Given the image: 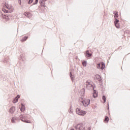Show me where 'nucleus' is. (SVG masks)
I'll list each match as a JSON object with an SVG mask.
<instances>
[{
    "label": "nucleus",
    "instance_id": "dca6fc26",
    "mask_svg": "<svg viewBox=\"0 0 130 130\" xmlns=\"http://www.w3.org/2000/svg\"><path fill=\"white\" fill-rule=\"evenodd\" d=\"M4 63H8V62H10V60H9V57H6L4 60Z\"/></svg>",
    "mask_w": 130,
    "mask_h": 130
},
{
    "label": "nucleus",
    "instance_id": "9d476101",
    "mask_svg": "<svg viewBox=\"0 0 130 130\" xmlns=\"http://www.w3.org/2000/svg\"><path fill=\"white\" fill-rule=\"evenodd\" d=\"M25 110H26V107H25V105H24L23 104H21L20 111H21V112H24V111H25Z\"/></svg>",
    "mask_w": 130,
    "mask_h": 130
},
{
    "label": "nucleus",
    "instance_id": "7c9ffc66",
    "mask_svg": "<svg viewBox=\"0 0 130 130\" xmlns=\"http://www.w3.org/2000/svg\"><path fill=\"white\" fill-rule=\"evenodd\" d=\"M15 98L16 99H19V98H20V95L19 94H18Z\"/></svg>",
    "mask_w": 130,
    "mask_h": 130
},
{
    "label": "nucleus",
    "instance_id": "20e7f679",
    "mask_svg": "<svg viewBox=\"0 0 130 130\" xmlns=\"http://www.w3.org/2000/svg\"><path fill=\"white\" fill-rule=\"evenodd\" d=\"M82 101H81L82 103L83 104V106L85 107H87L88 105H90V102L91 101L90 99H82Z\"/></svg>",
    "mask_w": 130,
    "mask_h": 130
},
{
    "label": "nucleus",
    "instance_id": "7ed1b4c3",
    "mask_svg": "<svg viewBox=\"0 0 130 130\" xmlns=\"http://www.w3.org/2000/svg\"><path fill=\"white\" fill-rule=\"evenodd\" d=\"M75 127L77 130H86L83 123L77 124L76 126H75Z\"/></svg>",
    "mask_w": 130,
    "mask_h": 130
},
{
    "label": "nucleus",
    "instance_id": "0eeeda50",
    "mask_svg": "<svg viewBox=\"0 0 130 130\" xmlns=\"http://www.w3.org/2000/svg\"><path fill=\"white\" fill-rule=\"evenodd\" d=\"M95 88H96V86H93V98H96L97 96L98 95V91L95 89Z\"/></svg>",
    "mask_w": 130,
    "mask_h": 130
},
{
    "label": "nucleus",
    "instance_id": "a878e982",
    "mask_svg": "<svg viewBox=\"0 0 130 130\" xmlns=\"http://www.w3.org/2000/svg\"><path fill=\"white\" fill-rule=\"evenodd\" d=\"M32 2H33V0H28V5L32 4Z\"/></svg>",
    "mask_w": 130,
    "mask_h": 130
},
{
    "label": "nucleus",
    "instance_id": "c9c22d12",
    "mask_svg": "<svg viewBox=\"0 0 130 130\" xmlns=\"http://www.w3.org/2000/svg\"><path fill=\"white\" fill-rule=\"evenodd\" d=\"M7 8L8 9H9V8H8V7H7Z\"/></svg>",
    "mask_w": 130,
    "mask_h": 130
},
{
    "label": "nucleus",
    "instance_id": "aec40b11",
    "mask_svg": "<svg viewBox=\"0 0 130 130\" xmlns=\"http://www.w3.org/2000/svg\"><path fill=\"white\" fill-rule=\"evenodd\" d=\"M104 121L106 122H108V121H109V117H108L107 116H106Z\"/></svg>",
    "mask_w": 130,
    "mask_h": 130
},
{
    "label": "nucleus",
    "instance_id": "f8f14e48",
    "mask_svg": "<svg viewBox=\"0 0 130 130\" xmlns=\"http://www.w3.org/2000/svg\"><path fill=\"white\" fill-rule=\"evenodd\" d=\"M95 78L99 81V82H101V81H102L101 76H100V75H99V74L95 75Z\"/></svg>",
    "mask_w": 130,
    "mask_h": 130
},
{
    "label": "nucleus",
    "instance_id": "6ab92c4d",
    "mask_svg": "<svg viewBox=\"0 0 130 130\" xmlns=\"http://www.w3.org/2000/svg\"><path fill=\"white\" fill-rule=\"evenodd\" d=\"M28 39V37L25 36L24 37L22 38L21 41L24 42V41H26Z\"/></svg>",
    "mask_w": 130,
    "mask_h": 130
},
{
    "label": "nucleus",
    "instance_id": "f03ea898",
    "mask_svg": "<svg viewBox=\"0 0 130 130\" xmlns=\"http://www.w3.org/2000/svg\"><path fill=\"white\" fill-rule=\"evenodd\" d=\"M20 119L21 120V121H23V122H25L26 123H30L31 122L27 120V119H29V115L26 114L23 116V115H20L19 116Z\"/></svg>",
    "mask_w": 130,
    "mask_h": 130
},
{
    "label": "nucleus",
    "instance_id": "2f4dec72",
    "mask_svg": "<svg viewBox=\"0 0 130 130\" xmlns=\"http://www.w3.org/2000/svg\"><path fill=\"white\" fill-rule=\"evenodd\" d=\"M108 110H109V104L108 103Z\"/></svg>",
    "mask_w": 130,
    "mask_h": 130
},
{
    "label": "nucleus",
    "instance_id": "9b49d317",
    "mask_svg": "<svg viewBox=\"0 0 130 130\" xmlns=\"http://www.w3.org/2000/svg\"><path fill=\"white\" fill-rule=\"evenodd\" d=\"M15 120H19V117H13L11 119V121L12 123H16Z\"/></svg>",
    "mask_w": 130,
    "mask_h": 130
},
{
    "label": "nucleus",
    "instance_id": "2eb2a0df",
    "mask_svg": "<svg viewBox=\"0 0 130 130\" xmlns=\"http://www.w3.org/2000/svg\"><path fill=\"white\" fill-rule=\"evenodd\" d=\"M70 76L72 82H74V79H75V76L72 74V72L70 73Z\"/></svg>",
    "mask_w": 130,
    "mask_h": 130
},
{
    "label": "nucleus",
    "instance_id": "4468645a",
    "mask_svg": "<svg viewBox=\"0 0 130 130\" xmlns=\"http://www.w3.org/2000/svg\"><path fill=\"white\" fill-rule=\"evenodd\" d=\"M101 70H104V69H105V63L103 62H102L101 63Z\"/></svg>",
    "mask_w": 130,
    "mask_h": 130
},
{
    "label": "nucleus",
    "instance_id": "72a5a7b5",
    "mask_svg": "<svg viewBox=\"0 0 130 130\" xmlns=\"http://www.w3.org/2000/svg\"><path fill=\"white\" fill-rule=\"evenodd\" d=\"M46 1L47 0H44V3H45Z\"/></svg>",
    "mask_w": 130,
    "mask_h": 130
},
{
    "label": "nucleus",
    "instance_id": "bb28decb",
    "mask_svg": "<svg viewBox=\"0 0 130 130\" xmlns=\"http://www.w3.org/2000/svg\"><path fill=\"white\" fill-rule=\"evenodd\" d=\"M41 7H42V8H45V7H46V6L45 5V3L41 5Z\"/></svg>",
    "mask_w": 130,
    "mask_h": 130
},
{
    "label": "nucleus",
    "instance_id": "1a4fd4ad",
    "mask_svg": "<svg viewBox=\"0 0 130 130\" xmlns=\"http://www.w3.org/2000/svg\"><path fill=\"white\" fill-rule=\"evenodd\" d=\"M2 11L3 12H4V13H6V14H8L9 13H13V12H14V10L11 9V10H7L5 8H3L2 9Z\"/></svg>",
    "mask_w": 130,
    "mask_h": 130
},
{
    "label": "nucleus",
    "instance_id": "b1692460",
    "mask_svg": "<svg viewBox=\"0 0 130 130\" xmlns=\"http://www.w3.org/2000/svg\"><path fill=\"white\" fill-rule=\"evenodd\" d=\"M86 83H87V84H87L88 85H90V86H91V87H94V86H93V85H92V84H91V82H90V81H86Z\"/></svg>",
    "mask_w": 130,
    "mask_h": 130
},
{
    "label": "nucleus",
    "instance_id": "f704fd0d",
    "mask_svg": "<svg viewBox=\"0 0 130 130\" xmlns=\"http://www.w3.org/2000/svg\"><path fill=\"white\" fill-rule=\"evenodd\" d=\"M71 130H75L74 128L71 129Z\"/></svg>",
    "mask_w": 130,
    "mask_h": 130
},
{
    "label": "nucleus",
    "instance_id": "c756f323",
    "mask_svg": "<svg viewBox=\"0 0 130 130\" xmlns=\"http://www.w3.org/2000/svg\"><path fill=\"white\" fill-rule=\"evenodd\" d=\"M18 4H19V5H22V1L21 0H18Z\"/></svg>",
    "mask_w": 130,
    "mask_h": 130
},
{
    "label": "nucleus",
    "instance_id": "ddd939ff",
    "mask_svg": "<svg viewBox=\"0 0 130 130\" xmlns=\"http://www.w3.org/2000/svg\"><path fill=\"white\" fill-rule=\"evenodd\" d=\"M9 16L10 15H8V14H5V15L2 14L1 17H2V18H3V19H9Z\"/></svg>",
    "mask_w": 130,
    "mask_h": 130
},
{
    "label": "nucleus",
    "instance_id": "cd10ccee",
    "mask_svg": "<svg viewBox=\"0 0 130 130\" xmlns=\"http://www.w3.org/2000/svg\"><path fill=\"white\" fill-rule=\"evenodd\" d=\"M38 4V0H35V3H33V5H37Z\"/></svg>",
    "mask_w": 130,
    "mask_h": 130
},
{
    "label": "nucleus",
    "instance_id": "5701e85b",
    "mask_svg": "<svg viewBox=\"0 0 130 130\" xmlns=\"http://www.w3.org/2000/svg\"><path fill=\"white\" fill-rule=\"evenodd\" d=\"M96 68H97V69H101V63H100L97 64Z\"/></svg>",
    "mask_w": 130,
    "mask_h": 130
},
{
    "label": "nucleus",
    "instance_id": "4be33fe9",
    "mask_svg": "<svg viewBox=\"0 0 130 130\" xmlns=\"http://www.w3.org/2000/svg\"><path fill=\"white\" fill-rule=\"evenodd\" d=\"M102 99L104 101V103H105V102H106V96H105V95H103L102 97Z\"/></svg>",
    "mask_w": 130,
    "mask_h": 130
},
{
    "label": "nucleus",
    "instance_id": "6e6552de",
    "mask_svg": "<svg viewBox=\"0 0 130 130\" xmlns=\"http://www.w3.org/2000/svg\"><path fill=\"white\" fill-rule=\"evenodd\" d=\"M15 111H16V107L12 106L9 109V113H11V114H14V112H15Z\"/></svg>",
    "mask_w": 130,
    "mask_h": 130
},
{
    "label": "nucleus",
    "instance_id": "412c9836",
    "mask_svg": "<svg viewBox=\"0 0 130 130\" xmlns=\"http://www.w3.org/2000/svg\"><path fill=\"white\" fill-rule=\"evenodd\" d=\"M18 101H19V99H16V98H15L13 100V103L15 104V103H17Z\"/></svg>",
    "mask_w": 130,
    "mask_h": 130
},
{
    "label": "nucleus",
    "instance_id": "39448f33",
    "mask_svg": "<svg viewBox=\"0 0 130 130\" xmlns=\"http://www.w3.org/2000/svg\"><path fill=\"white\" fill-rule=\"evenodd\" d=\"M76 113L77 114H78V115H81L82 116H84L87 112L85 111H83L79 108H77L76 109Z\"/></svg>",
    "mask_w": 130,
    "mask_h": 130
},
{
    "label": "nucleus",
    "instance_id": "423d86ee",
    "mask_svg": "<svg viewBox=\"0 0 130 130\" xmlns=\"http://www.w3.org/2000/svg\"><path fill=\"white\" fill-rule=\"evenodd\" d=\"M84 55L86 58H90V57L92 56V54L90 53L89 50H86V52L84 53Z\"/></svg>",
    "mask_w": 130,
    "mask_h": 130
},
{
    "label": "nucleus",
    "instance_id": "c85d7f7f",
    "mask_svg": "<svg viewBox=\"0 0 130 130\" xmlns=\"http://www.w3.org/2000/svg\"><path fill=\"white\" fill-rule=\"evenodd\" d=\"M24 16H26V17L28 16V15H29V14L28 13V12H25L24 13Z\"/></svg>",
    "mask_w": 130,
    "mask_h": 130
},
{
    "label": "nucleus",
    "instance_id": "f3484780",
    "mask_svg": "<svg viewBox=\"0 0 130 130\" xmlns=\"http://www.w3.org/2000/svg\"><path fill=\"white\" fill-rule=\"evenodd\" d=\"M82 66H83V67L84 68L87 67V61H86V60L82 61Z\"/></svg>",
    "mask_w": 130,
    "mask_h": 130
},
{
    "label": "nucleus",
    "instance_id": "473e14b6",
    "mask_svg": "<svg viewBox=\"0 0 130 130\" xmlns=\"http://www.w3.org/2000/svg\"><path fill=\"white\" fill-rule=\"evenodd\" d=\"M88 130H91V127H88Z\"/></svg>",
    "mask_w": 130,
    "mask_h": 130
},
{
    "label": "nucleus",
    "instance_id": "a211bd4d",
    "mask_svg": "<svg viewBox=\"0 0 130 130\" xmlns=\"http://www.w3.org/2000/svg\"><path fill=\"white\" fill-rule=\"evenodd\" d=\"M81 96H84L85 95V88H82L80 91Z\"/></svg>",
    "mask_w": 130,
    "mask_h": 130
},
{
    "label": "nucleus",
    "instance_id": "393cba45",
    "mask_svg": "<svg viewBox=\"0 0 130 130\" xmlns=\"http://www.w3.org/2000/svg\"><path fill=\"white\" fill-rule=\"evenodd\" d=\"M39 3H40V5H42V4H43V3H44V0H40Z\"/></svg>",
    "mask_w": 130,
    "mask_h": 130
},
{
    "label": "nucleus",
    "instance_id": "f257e3e1",
    "mask_svg": "<svg viewBox=\"0 0 130 130\" xmlns=\"http://www.w3.org/2000/svg\"><path fill=\"white\" fill-rule=\"evenodd\" d=\"M113 14L114 15V19H115V21L114 22V24L115 26V27H116L117 28V29H119V28H120L119 26V20L117 19V18H118L119 16H118V12H117V11H113Z\"/></svg>",
    "mask_w": 130,
    "mask_h": 130
}]
</instances>
